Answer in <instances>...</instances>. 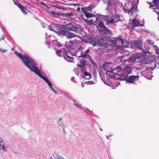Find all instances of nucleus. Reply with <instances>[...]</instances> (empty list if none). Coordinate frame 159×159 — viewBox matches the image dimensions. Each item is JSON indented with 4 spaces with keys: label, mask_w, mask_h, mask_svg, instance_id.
I'll use <instances>...</instances> for the list:
<instances>
[{
    "label": "nucleus",
    "mask_w": 159,
    "mask_h": 159,
    "mask_svg": "<svg viewBox=\"0 0 159 159\" xmlns=\"http://www.w3.org/2000/svg\"><path fill=\"white\" fill-rule=\"evenodd\" d=\"M17 6H18V7L21 9V11H24V10L25 9L24 7L22 6L20 3H18V2H17Z\"/></svg>",
    "instance_id": "obj_26"
},
{
    "label": "nucleus",
    "mask_w": 159,
    "mask_h": 159,
    "mask_svg": "<svg viewBox=\"0 0 159 159\" xmlns=\"http://www.w3.org/2000/svg\"><path fill=\"white\" fill-rule=\"evenodd\" d=\"M72 100L74 102H75V100H74V99H72Z\"/></svg>",
    "instance_id": "obj_52"
},
{
    "label": "nucleus",
    "mask_w": 159,
    "mask_h": 159,
    "mask_svg": "<svg viewBox=\"0 0 159 159\" xmlns=\"http://www.w3.org/2000/svg\"><path fill=\"white\" fill-rule=\"evenodd\" d=\"M74 104L78 108H80V107L79 105V104L77 103H74Z\"/></svg>",
    "instance_id": "obj_35"
},
{
    "label": "nucleus",
    "mask_w": 159,
    "mask_h": 159,
    "mask_svg": "<svg viewBox=\"0 0 159 159\" xmlns=\"http://www.w3.org/2000/svg\"><path fill=\"white\" fill-rule=\"evenodd\" d=\"M58 123L60 126L62 127V128H63L64 127V126L63 120L62 118H59L58 120Z\"/></svg>",
    "instance_id": "obj_23"
},
{
    "label": "nucleus",
    "mask_w": 159,
    "mask_h": 159,
    "mask_svg": "<svg viewBox=\"0 0 159 159\" xmlns=\"http://www.w3.org/2000/svg\"><path fill=\"white\" fill-rule=\"evenodd\" d=\"M83 19L89 25H97L96 22H97V21H98V20L99 18H96V20L94 21H93L92 19H90L89 20L88 19H85L84 17H82Z\"/></svg>",
    "instance_id": "obj_13"
},
{
    "label": "nucleus",
    "mask_w": 159,
    "mask_h": 159,
    "mask_svg": "<svg viewBox=\"0 0 159 159\" xmlns=\"http://www.w3.org/2000/svg\"><path fill=\"white\" fill-rule=\"evenodd\" d=\"M112 42L116 48L121 47H125L126 46L124 44V40L122 36L114 38L112 40Z\"/></svg>",
    "instance_id": "obj_5"
},
{
    "label": "nucleus",
    "mask_w": 159,
    "mask_h": 159,
    "mask_svg": "<svg viewBox=\"0 0 159 159\" xmlns=\"http://www.w3.org/2000/svg\"><path fill=\"white\" fill-rule=\"evenodd\" d=\"M61 28L65 30H68L80 34L81 32V30L80 28L77 27L71 23L68 24L61 25Z\"/></svg>",
    "instance_id": "obj_4"
},
{
    "label": "nucleus",
    "mask_w": 159,
    "mask_h": 159,
    "mask_svg": "<svg viewBox=\"0 0 159 159\" xmlns=\"http://www.w3.org/2000/svg\"><path fill=\"white\" fill-rule=\"evenodd\" d=\"M84 13L85 16H86L87 18H91V17L95 16V15L93 14H91L87 12L86 11H83Z\"/></svg>",
    "instance_id": "obj_19"
},
{
    "label": "nucleus",
    "mask_w": 159,
    "mask_h": 159,
    "mask_svg": "<svg viewBox=\"0 0 159 159\" xmlns=\"http://www.w3.org/2000/svg\"><path fill=\"white\" fill-rule=\"evenodd\" d=\"M118 20H117L116 21H115L112 18H109L107 21V22L106 24L107 25H108L109 24H114L115 22H117Z\"/></svg>",
    "instance_id": "obj_18"
},
{
    "label": "nucleus",
    "mask_w": 159,
    "mask_h": 159,
    "mask_svg": "<svg viewBox=\"0 0 159 159\" xmlns=\"http://www.w3.org/2000/svg\"><path fill=\"white\" fill-rule=\"evenodd\" d=\"M157 8L159 10V6H158L157 7Z\"/></svg>",
    "instance_id": "obj_54"
},
{
    "label": "nucleus",
    "mask_w": 159,
    "mask_h": 159,
    "mask_svg": "<svg viewBox=\"0 0 159 159\" xmlns=\"http://www.w3.org/2000/svg\"><path fill=\"white\" fill-rule=\"evenodd\" d=\"M151 59L150 57H146L143 56L141 54V57L139 58V60L141 63L144 64H148L151 63Z\"/></svg>",
    "instance_id": "obj_11"
},
{
    "label": "nucleus",
    "mask_w": 159,
    "mask_h": 159,
    "mask_svg": "<svg viewBox=\"0 0 159 159\" xmlns=\"http://www.w3.org/2000/svg\"><path fill=\"white\" fill-rule=\"evenodd\" d=\"M61 51H57V52H56V54L58 56L61 57L60 56V53L61 52Z\"/></svg>",
    "instance_id": "obj_33"
},
{
    "label": "nucleus",
    "mask_w": 159,
    "mask_h": 159,
    "mask_svg": "<svg viewBox=\"0 0 159 159\" xmlns=\"http://www.w3.org/2000/svg\"><path fill=\"white\" fill-rule=\"evenodd\" d=\"M106 138H107V139H109L108 136H106Z\"/></svg>",
    "instance_id": "obj_51"
},
{
    "label": "nucleus",
    "mask_w": 159,
    "mask_h": 159,
    "mask_svg": "<svg viewBox=\"0 0 159 159\" xmlns=\"http://www.w3.org/2000/svg\"><path fill=\"white\" fill-rule=\"evenodd\" d=\"M91 43L93 46H99L105 48H107L108 46L105 38H99L97 39L95 42L92 41Z\"/></svg>",
    "instance_id": "obj_7"
},
{
    "label": "nucleus",
    "mask_w": 159,
    "mask_h": 159,
    "mask_svg": "<svg viewBox=\"0 0 159 159\" xmlns=\"http://www.w3.org/2000/svg\"><path fill=\"white\" fill-rule=\"evenodd\" d=\"M101 17L102 18L103 21H106V23L109 18V16L106 15H101Z\"/></svg>",
    "instance_id": "obj_24"
},
{
    "label": "nucleus",
    "mask_w": 159,
    "mask_h": 159,
    "mask_svg": "<svg viewBox=\"0 0 159 159\" xmlns=\"http://www.w3.org/2000/svg\"><path fill=\"white\" fill-rule=\"evenodd\" d=\"M82 87H83L84 86L82 85Z\"/></svg>",
    "instance_id": "obj_58"
},
{
    "label": "nucleus",
    "mask_w": 159,
    "mask_h": 159,
    "mask_svg": "<svg viewBox=\"0 0 159 159\" xmlns=\"http://www.w3.org/2000/svg\"><path fill=\"white\" fill-rule=\"evenodd\" d=\"M84 74L86 76H88V79H89L90 78H91V76L89 72H84Z\"/></svg>",
    "instance_id": "obj_29"
},
{
    "label": "nucleus",
    "mask_w": 159,
    "mask_h": 159,
    "mask_svg": "<svg viewBox=\"0 0 159 159\" xmlns=\"http://www.w3.org/2000/svg\"><path fill=\"white\" fill-rule=\"evenodd\" d=\"M112 70H107V72H110V73H112Z\"/></svg>",
    "instance_id": "obj_44"
},
{
    "label": "nucleus",
    "mask_w": 159,
    "mask_h": 159,
    "mask_svg": "<svg viewBox=\"0 0 159 159\" xmlns=\"http://www.w3.org/2000/svg\"><path fill=\"white\" fill-rule=\"evenodd\" d=\"M74 41H71L69 42V46L70 47V48L74 49L75 48L74 47H73V45H74Z\"/></svg>",
    "instance_id": "obj_27"
},
{
    "label": "nucleus",
    "mask_w": 159,
    "mask_h": 159,
    "mask_svg": "<svg viewBox=\"0 0 159 159\" xmlns=\"http://www.w3.org/2000/svg\"><path fill=\"white\" fill-rule=\"evenodd\" d=\"M141 57V54L139 53H136L135 54H133L130 57H128L126 56H124L122 57L121 59V61L125 64H128L130 63V61H134L138 59H139Z\"/></svg>",
    "instance_id": "obj_3"
},
{
    "label": "nucleus",
    "mask_w": 159,
    "mask_h": 159,
    "mask_svg": "<svg viewBox=\"0 0 159 159\" xmlns=\"http://www.w3.org/2000/svg\"><path fill=\"white\" fill-rule=\"evenodd\" d=\"M110 3V1L109 0H108V3L107 4V6H109Z\"/></svg>",
    "instance_id": "obj_41"
},
{
    "label": "nucleus",
    "mask_w": 159,
    "mask_h": 159,
    "mask_svg": "<svg viewBox=\"0 0 159 159\" xmlns=\"http://www.w3.org/2000/svg\"><path fill=\"white\" fill-rule=\"evenodd\" d=\"M134 9V7H131V9H127L124 8V10L125 11V13H133L134 12V11L133 9Z\"/></svg>",
    "instance_id": "obj_22"
},
{
    "label": "nucleus",
    "mask_w": 159,
    "mask_h": 159,
    "mask_svg": "<svg viewBox=\"0 0 159 159\" xmlns=\"http://www.w3.org/2000/svg\"><path fill=\"white\" fill-rule=\"evenodd\" d=\"M15 54L21 59L25 65L31 71L36 66L34 61L32 58H29L27 55H22L20 53L15 52Z\"/></svg>",
    "instance_id": "obj_2"
},
{
    "label": "nucleus",
    "mask_w": 159,
    "mask_h": 159,
    "mask_svg": "<svg viewBox=\"0 0 159 159\" xmlns=\"http://www.w3.org/2000/svg\"><path fill=\"white\" fill-rule=\"evenodd\" d=\"M51 13L52 14L56 15L59 16L60 15V13L59 12H51Z\"/></svg>",
    "instance_id": "obj_32"
},
{
    "label": "nucleus",
    "mask_w": 159,
    "mask_h": 159,
    "mask_svg": "<svg viewBox=\"0 0 159 159\" xmlns=\"http://www.w3.org/2000/svg\"><path fill=\"white\" fill-rule=\"evenodd\" d=\"M75 78L74 77H73L72 78H71V81H72Z\"/></svg>",
    "instance_id": "obj_48"
},
{
    "label": "nucleus",
    "mask_w": 159,
    "mask_h": 159,
    "mask_svg": "<svg viewBox=\"0 0 159 159\" xmlns=\"http://www.w3.org/2000/svg\"><path fill=\"white\" fill-rule=\"evenodd\" d=\"M102 32L104 34L108 35V37L111 36V35H112L111 31L107 29L106 27L102 29Z\"/></svg>",
    "instance_id": "obj_14"
},
{
    "label": "nucleus",
    "mask_w": 159,
    "mask_h": 159,
    "mask_svg": "<svg viewBox=\"0 0 159 159\" xmlns=\"http://www.w3.org/2000/svg\"><path fill=\"white\" fill-rule=\"evenodd\" d=\"M91 9V8L90 7H86V10L87 11H90Z\"/></svg>",
    "instance_id": "obj_36"
},
{
    "label": "nucleus",
    "mask_w": 159,
    "mask_h": 159,
    "mask_svg": "<svg viewBox=\"0 0 159 159\" xmlns=\"http://www.w3.org/2000/svg\"><path fill=\"white\" fill-rule=\"evenodd\" d=\"M156 11L157 12V14L159 15V16H158V20L159 21V11L158 12H157V11Z\"/></svg>",
    "instance_id": "obj_42"
},
{
    "label": "nucleus",
    "mask_w": 159,
    "mask_h": 159,
    "mask_svg": "<svg viewBox=\"0 0 159 159\" xmlns=\"http://www.w3.org/2000/svg\"><path fill=\"white\" fill-rule=\"evenodd\" d=\"M52 157H53V155L52 156H51L49 158V159H54V158H52Z\"/></svg>",
    "instance_id": "obj_45"
},
{
    "label": "nucleus",
    "mask_w": 159,
    "mask_h": 159,
    "mask_svg": "<svg viewBox=\"0 0 159 159\" xmlns=\"http://www.w3.org/2000/svg\"><path fill=\"white\" fill-rule=\"evenodd\" d=\"M152 2L156 5L159 3V0H153Z\"/></svg>",
    "instance_id": "obj_31"
},
{
    "label": "nucleus",
    "mask_w": 159,
    "mask_h": 159,
    "mask_svg": "<svg viewBox=\"0 0 159 159\" xmlns=\"http://www.w3.org/2000/svg\"><path fill=\"white\" fill-rule=\"evenodd\" d=\"M92 55V53L90 52V50L89 49H88L84 52L81 53L80 56L83 58L89 59L92 64L94 66H96V64L92 60L91 56Z\"/></svg>",
    "instance_id": "obj_8"
},
{
    "label": "nucleus",
    "mask_w": 159,
    "mask_h": 159,
    "mask_svg": "<svg viewBox=\"0 0 159 159\" xmlns=\"http://www.w3.org/2000/svg\"><path fill=\"white\" fill-rule=\"evenodd\" d=\"M101 129V131H102V129Z\"/></svg>",
    "instance_id": "obj_59"
},
{
    "label": "nucleus",
    "mask_w": 159,
    "mask_h": 159,
    "mask_svg": "<svg viewBox=\"0 0 159 159\" xmlns=\"http://www.w3.org/2000/svg\"><path fill=\"white\" fill-rule=\"evenodd\" d=\"M117 68H118V69H121V67L120 66H118L117 67Z\"/></svg>",
    "instance_id": "obj_49"
},
{
    "label": "nucleus",
    "mask_w": 159,
    "mask_h": 159,
    "mask_svg": "<svg viewBox=\"0 0 159 159\" xmlns=\"http://www.w3.org/2000/svg\"><path fill=\"white\" fill-rule=\"evenodd\" d=\"M3 142L2 143H0V150H2L3 151L6 152L7 149L5 148V146Z\"/></svg>",
    "instance_id": "obj_21"
},
{
    "label": "nucleus",
    "mask_w": 159,
    "mask_h": 159,
    "mask_svg": "<svg viewBox=\"0 0 159 159\" xmlns=\"http://www.w3.org/2000/svg\"><path fill=\"white\" fill-rule=\"evenodd\" d=\"M135 48L141 50L143 51L142 47V42L139 40H136L134 41Z\"/></svg>",
    "instance_id": "obj_12"
},
{
    "label": "nucleus",
    "mask_w": 159,
    "mask_h": 159,
    "mask_svg": "<svg viewBox=\"0 0 159 159\" xmlns=\"http://www.w3.org/2000/svg\"><path fill=\"white\" fill-rule=\"evenodd\" d=\"M147 3L150 5L152 4V3L150 2H147ZM153 6L151 5V6H150L149 8H151L152 7H153Z\"/></svg>",
    "instance_id": "obj_37"
},
{
    "label": "nucleus",
    "mask_w": 159,
    "mask_h": 159,
    "mask_svg": "<svg viewBox=\"0 0 159 159\" xmlns=\"http://www.w3.org/2000/svg\"><path fill=\"white\" fill-rule=\"evenodd\" d=\"M55 41H56L57 42V45L58 47H60L62 45V44H61L60 42H58L57 40H54Z\"/></svg>",
    "instance_id": "obj_30"
},
{
    "label": "nucleus",
    "mask_w": 159,
    "mask_h": 159,
    "mask_svg": "<svg viewBox=\"0 0 159 159\" xmlns=\"http://www.w3.org/2000/svg\"><path fill=\"white\" fill-rule=\"evenodd\" d=\"M87 76L86 78L88 79V76Z\"/></svg>",
    "instance_id": "obj_55"
},
{
    "label": "nucleus",
    "mask_w": 159,
    "mask_h": 159,
    "mask_svg": "<svg viewBox=\"0 0 159 159\" xmlns=\"http://www.w3.org/2000/svg\"><path fill=\"white\" fill-rule=\"evenodd\" d=\"M132 73V70L130 68L128 69L126 68L124 71V73L121 75L120 77L117 78V79L120 80H125L126 82L127 83L134 84V81L138 80L140 77L138 75H132L127 79L129 74H131Z\"/></svg>",
    "instance_id": "obj_1"
},
{
    "label": "nucleus",
    "mask_w": 159,
    "mask_h": 159,
    "mask_svg": "<svg viewBox=\"0 0 159 159\" xmlns=\"http://www.w3.org/2000/svg\"><path fill=\"white\" fill-rule=\"evenodd\" d=\"M139 21L136 20L135 18H134L132 20L130 19L128 28L130 29H134L135 27H138L139 25L141 26H143L142 24L139 25Z\"/></svg>",
    "instance_id": "obj_9"
},
{
    "label": "nucleus",
    "mask_w": 159,
    "mask_h": 159,
    "mask_svg": "<svg viewBox=\"0 0 159 159\" xmlns=\"http://www.w3.org/2000/svg\"><path fill=\"white\" fill-rule=\"evenodd\" d=\"M24 13V14H27V12L25 11V10H24V11H22Z\"/></svg>",
    "instance_id": "obj_40"
},
{
    "label": "nucleus",
    "mask_w": 159,
    "mask_h": 159,
    "mask_svg": "<svg viewBox=\"0 0 159 159\" xmlns=\"http://www.w3.org/2000/svg\"><path fill=\"white\" fill-rule=\"evenodd\" d=\"M155 58H153L152 60H151V63H150V65L152 66L151 67V68H155L157 67V65L159 66L158 63H156L155 61Z\"/></svg>",
    "instance_id": "obj_15"
},
{
    "label": "nucleus",
    "mask_w": 159,
    "mask_h": 159,
    "mask_svg": "<svg viewBox=\"0 0 159 159\" xmlns=\"http://www.w3.org/2000/svg\"><path fill=\"white\" fill-rule=\"evenodd\" d=\"M31 71L34 72L36 75L39 76V77L43 79L46 82L48 85L51 83L50 81L48 80V78L46 77H43V75H41V72L40 71L39 69L37 66H36ZM42 74L43 75V73H42Z\"/></svg>",
    "instance_id": "obj_10"
},
{
    "label": "nucleus",
    "mask_w": 159,
    "mask_h": 159,
    "mask_svg": "<svg viewBox=\"0 0 159 159\" xmlns=\"http://www.w3.org/2000/svg\"><path fill=\"white\" fill-rule=\"evenodd\" d=\"M98 48V49H96V50H98V49H100V48Z\"/></svg>",
    "instance_id": "obj_56"
},
{
    "label": "nucleus",
    "mask_w": 159,
    "mask_h": 159,
    "mask_svg": "<svg viewBox=\"0 0 159 159\" xmlns=\"http://www.w3.org/2000/svg\"><path fill=\"white\" fill-rule=\"evenodd\" d=\"M55 26V24H52L51 25H48L47 26L48 28L51 31H53L54 32H55V33H56V31H57V29L55 30L53 29V28H54V27Z\"/></svg>",
    "instance_id": "obj_20"
},
{
    "label": "nucleus",
    "mask_w": 159,
    "mask_h": 159,
    "mask_svg": "<svg viewBox=\"0 0 159 159\" xmlns=\"http://www.w3.org/2000/svg\"><path fill=\"white\" fill-rule=\"evenodd\" d=\"M158 66H159H159H158V65H157V67H158Z\"/></svg>",
    "instance_id": "obj_57"
},
{
    "label": "nucleus",
    "mask_w": 159,
    "mask_h": 159,
    "mask_svg": "<svg viewBox=\"0 0 159 159\" xmlns=\"http://www.w3.org/2000/svg\"><path fill=\"white\" fill-rule=\"evenodd\" d=\"M3 141V140L0 138V143H2Z\"/></svg>",
    "instance_id": "obj_43"
},
{
    "label": "nucleus",
    "mask_w": 159,
    "mask_h": 159,
    "mask_svg": "<svg viewBox=\"0 0 159 159\" xmlns=\"http://www.w3.org/2000/svg\"><path fill=\"white\" fill-rule=\"evenodd\" d=\"M81 64H79V65H77V66L78 67H80L81 68H83V67H84V66H81Z\"/></svg>",
    "instance_id": "obj_38"
},
{
    "label": "nucleus",
    "mask_w": 159,
    "mask_h": 159,
    "mask_svg": "<svg viewBox=\"0 0 159 159\" xmlns=\"http://www.w3.org/2000/svg\"><path fill=\"white\" fill-rule=\"evenodd\" d=\"M50 88L51 89V90L55 94H57V91H55L54 90V89L52 88V87H50Z\"/></svg>",
    "instance_id": "obj_34"
},
{
    "label": "nucleus",
    "mask_w": 159,
    "mask_h": 159,
    "mask_svg": "<svg viewBox=\"0 0 159 159\" xmlns=\"http://www.w3.org/2000/svg\"><path fill=\"white\" fill-rule=\"evenodd\" d=\"M61 15L64 16H66V17H69V16H72L73 15L72 12L68 13H63Z\"/></svg>",
    "instance_id": "obj_25"
},
{
    "label": "nucleus",
    "mask_w": 159,
    "mask_h": 159,
    "mask_svg": "<svg viewBox=\"0 0 159 159\" xmlns=\"http://www.w3.org/2000/svg\"><path fill=\"white\" fill-rule=\"evenodd\" d=\"M80 62L82 66H84L85 64V61L84 59H81L80 60Z\"/></svg>",
    "instance_id": "obj_28"
},
{
    "label": "nucleus",
    "mask_w": 159,
    "mask_h": 159,
    "mask_svg": "<svg viewBox=\"0 0 159 159\" xmlns=\"http://www.w3.org/2000/svg\"><path fill=\"white\" fill-rule=\"evenodd\" d=\"M49 87L50 88L51 87H52V84L51 83L50 84H49V85H48Z\"/></svg>",
    "instance_id": "obj_47"
},
{
    "label": "nucleus",
    "mask_w": 159,
    "mask_h": 159,
    "mask_svg": "<svg viewBox=\"0 0 159 159\" xmlns=\"http://www.w3.org/2000/svg\"><path fill=\"white\" fill-rule=\"evenodd\" d=\"M2 39L3 40L5 39V37L4 36H2Z\"/></svg>",
    "instance_id": "obj_50"
},
{
    "label": "nucleus",
    "mask_w": 159,
    "mask_h": 159,
    "mask_svg": "<svg viewBox=\"0 0 159 159\" xmlns=\"http://www.w3.org/2000/svg\"><path fill=\"white\" fill-rule=\"evenodd\" d=\"M64 58L66 60L68 61L71 62L72 61L70 60H73V58L72 57H71L70 56H68V54H67V53H66V54H64Z\"/></svg>",
    "instance_id": "obj_16"
},
{
    "label": "nucleus",
    "mask_w": 159,
    "mask_h": 159,
    "mask_svg": "<svg viewBox=\"0 0 159 159\" xmlns=\"http://www.w3.org/2000/svg\"><path fill=\"white\" fill-rule=\"evenodd\" d=\"M97 25H98L102 29H103L105 27V26L104 24L101 20H99V19L98 21H97V22H96Z\"/></svg>",
    "instance_id": "obj_17"
},
{
    "label": "nucleus",
    "mask_w": 159,
    "mask_h": 159,
    "mask_svg": "<svg viewBox=\"0 0 159 159\" xmlns=\"http://www.w3.org/2000/svg\"><path fill=\"white\" fill-rule=\"evenodd\" d=\"M0 51H2V52H5L7 51L6 50H2V49H1L0 48Z\"/></svg>",
    "instance_id": "obj_39"
},
{
    "label": "nucleus",
    "mask_w": 159,
    "mask_h": 159,
    "mask_svg": "<svg viewBox=\"0 0 159 159\" xmlns=\"http://www.w3.org/2000/svg\"><path fill=\"white\" fill-rule=\"evenodd\" d=\"M73 46H74V45H73V47H74ZM74 47L75 48V47Z\"/></svg>",
    "instance_id": "obj_60"
},
{
    "label": "nucleus",
    "mask_w": 159,
    "mask_h": 159,
    "mask_svg": "<svg viewBox=\"0 0 159 159\" xmlns=\"http://www.w3.org/2000/svg\"><path fill=\"white\" fill-rule=\"evenodd\" d=\"M14 3H15V4H16V5H17V4H16V2H14Z\"/></svg>",
    "instance_id": "obj_53"
},
{
    "label": "nucleus",
    "mask_w": 159,
    "mask_h": 159,
    "mask_svg": "<svg viewBox=\"0 0 159 159\" xmlns=\"http://www.w3.org/2000/svg\"><path fill=\"white\" fill-rule=\"evenodd\" d=\"M56 34L60 36H65L68 39H70L73 37H76L75 34L72 33H70L66 30H64L61 29H57Z\"/></svg>",
    "instance_id": "obj_6"
},
{
    "label": "nucleus",
    "mask_w": 159,
    "mask_h": 159,
    "mask_svg": "<svg viewBox=\"0 0 159 159\" xmlns=\"http://www.w3.org/2000/svg\"><path fill=\"white\" fill-rule=\"evenodd\" d=\"M63 128V132H64V133H65V134H66V131L65 130L64 127Z\"/></svg>",
    "instance_id": "obj_46"
}]
</instances>
